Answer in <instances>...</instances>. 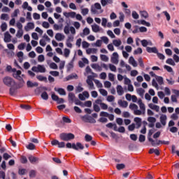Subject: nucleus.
Segmentation results:
<instances>
[{
	"label": "nucleus",
	"instance_id": "obj_10",
	"mask_svg": "<svg viewBox=\"0 0 179 179\" xmlns=\"http://www.w3.org/2000/svg\"><path fill=\"white\" fill-rule=\"evenodd\" d=\"M119 58H120V56L118 55V53L117 52H115L113 53L110 57V62H112V64H115V65H117L119 62Z\"/></svg>",
	"mask_w": 179,
	"mask_h": 179
},
{
	"label": "nucleus",
	"instance_id": "obj_4",
	"mask_svg": "<svg viewBox=\"0 0 179 179\" xmlns=\"http://www.w3.org/2000/svg\"><path fill=\"white\" fill-rule=\"evenodd\" d=\"M11 71L12 72H13V78H15V79H17V80H19V82H24V80H23V78H24V75H22L21 71L16 70V69H12Z\"/></svg>",
	"mask_w": 179,
	"mask_h": 179
},
{
	"label": "nucleus",
	"instance_id": "obj_62",
	"mask_svg": "<svg viewBox=\"0 0 179 179\" xmlns=\"http://www.w3.org/2000/svg\"><path fill=\"white\" fill-rule=\"evenodd\" d=\"M85 139L86 142H90L93 139V137L89 134H86L85 136Z\"/></svg>",
	"mask_w": 179,
	"mask_h": 179
},
{
	"label": "nucleus",
	"instance_id": "obj_12",
	"mask_svg": "<svg viewBox=\"0 0 179 179\" xmlns=\"http://www.w3.org/2000/svg\"><path fill=\"white\" fill-rule=\"evenodd\" d=\"M52 99L54 101H57V104H62L65 101L62 98H59L57 95L55 94V93L52 94Z\"/></svg>",
	"mask_w": 179,
	"mask_h": 179
},
{
	"label": "nucleus",
	"instance_id": "obj_34",
	"mask_svg": "<svg viewBox=\"0 0 179 179\" xmlns=\"http://www.w3.org/2000/svg\"><path fill=\"white\" fill-rule=\"evenodd\" d=\"M140 15L141 17H143L144 19H148V17H149V13H148L146 10L140 11Z\"/></svg>",
	"mask_w": 179,
	"mask_h": 179
},
{
	"label": "nucleus",
	"instance_id": "obj_53",
	"mask_svg": "<svg viewBox=\"0 0 179 179\" xmlns=\"http://www.w3.org/2000/svg\"><path fill=\"white\" fill-rule=\"evenodd\" d=\"M27 148L29 149V150H34V149H36V145L30 143L28 145H27Z\"/></svg>",
	"mask_w": 179,
	"mask_h": 179
},
{
	"label": "nucleus",
	"instance_id": "obj_55",
	"mask_svg": "<svg viewBox=\"0 0 179 179\" xmlns=\"http://www.w3.org/2000/svg\"><path fill=\"white\" fill-rule=\"evenodd\" d=\"M71 79H78V75L74 73L69 76L67 77V80H71Z\"/></svg>",
	"mask_w": 179,
	"mask_h": 179
},
{
	"label": "nucleus",
	"instance_id": "obj_45",
	"mask_svg": "<svg viewBox=\"0 0 179 179\" xmlns=\"http://www.w3.org/2000/svg\"><path fill=\"white\" fill-rule=\"evenodd\" d=\"M67 71H69L73 68V60L71 61L66 66Z\"/></svg>",
	"mask_w": 179,
	"mask_h": 179
},
{
	"label": "nucleus",
	"instance_id": "obj_32",
	"mask_svg": "<svg viewBox=\"0 0 179 179\" xmlns=\"http://www.w3.org/2000/svg\"><path fill=\"white\" fill-rule=\"evenodd\" d=\"M149 153L150 155L155 153L157 156H159V155H160V151H159L157 149L151 148L149 150Z\"/></svg>",
	"mask_w": 179,
	"mask_h": 179
},
{
	"label": "nucleus",
	"instance_id": "obj_43",
	"mask_svg": "<svg viewBox=\"0 0 179 179\" xmlns=\"http://www.w3.org/2000/svg\"><path fill=\"white\" fill-rule=\"evenodd\" d=\"M148 141L149 142L151 143L152 146H156V145H157V143H159V141H155L153 140V138L148 137Z\"/></svg>",
	"mask_w": 179,
	"mask_h": 179
},
{
	"label": "nucleus",
	"instance_id": "obj_19",
	"mask_svg": "<svg viewBox=\"0 0 179 179\" xmlns=\"http://www.w3.org/2000/svg\"><path fill=\"white\" fill-rule=\"evenodd\" d=\"M63 15L65 16V17H71V19H73L76 16V13L73 11L69 13L64 12Z\"/></svg>",
	"mask_w": 179,
	"mask_h": 179
},
{
	"label": "nucleus",
	"instance_id": "obj_48",
	"mask_svg": "<svg viewBox=\"0 0 179 179\" xmlns=\"http://www.w3.org/2000/svg\"><path fill=\"white\" fill-rule=\"evenodd\" d=\"M1 31H6V29H8V24L6 22H3L1 25Z\"/></svg>",
	"mask_w": 179,
	"mask_h": 179
},
{
	"label": "nucleus",
	"instance_id": "obj_17",
	"mask_svg": "<svg viewBox=\"0 0 179 179\" xmlns=\"http://www.w3.org/2000/svg\"><path fill=\"white\" fill-rule=\"evenodd\" d=\"M146 51L147 52H148L149 54H157V52L159 51L157 50V48L156 47H152V48H150V47H147L146 48Z\"/></svg>",
	"mask_w": 179,
	"mask_h": 179
},
{
	"label": "nucleus",
	"instance_id": "obj_13",
	"mask_svg": "<svg viewBox=\"0 0 179 179\" xmlns=\"http://www.w3.org/2000/svg\"><path fill=\"white\" fill-rule=\"evenodd\" d=\"M52 146H58V148H65V142H59L58 140H52L51 141Z\"/></svg>",
	"mask_w": 179,
	"mask_h": 179
},
{
	"label": "nucleus",
	"instance_id": "obj_38",
	"mask_svg": "<svg viewBox=\"0 0 179 179\" xmlns=\"http://www.w3.org/2000/svg\"><path fill=\"white\" fill-rule=\"evenodd\" d=\"M36 78L38 79V80H39L40 82H47V77H44L41 75L37 76Z\"/></svg>",
	"mask_w": 179,
	"mask_h": 179
},
{
	"label": "nucleus",
	"instance_id": "obj_20",
	"mask_svg": "<svg viewBox=\"0 0 179 179\" xmlns=\"http://www.w3.org/2000/svg\"><path fill=\"white\" fill-rule=\"evenodd\" d=\"M33 29H34V22H28L27 25L24 27L25 31H29V30H33Z\"/></svg>",
	"mask_w": 179,
	"mask_h": 179
},
{
	"label": "nucleus",
	"instance_id": "obj_28",
	"mask_svg": "<svg viewBox=\"0 0 179 179\" xmlns=\"http://www.w3.org/2000/svg\"><path fill=\"white\" fill-rule=\"evenodd\" d=\"M91 66L93 69H95V71H97L98 72H101V71H103L101 66H100L97 64H92Z\"/></svg>",
	"mask_w": 179,
	"mask_h": 179
},
{
	"label": "nucleus",
	"instance_id": "obj_6",
	"mask_svg": "<svg viewBox=\"0 0 179 179\" xmlns=\"http://www.w3.org/2000/svg\"><path fill=\"white\" fill-rule=\"evenodd\" d=\"M156 79V80H155ZM155 79H152V85L155 89H159V85L162 86V85L164 84V81L163 80V77L162 76H156ZM157 80V81H156ZM158 83V84H157Z\"/></svg>",
	"mask_w": 179,
	"mask_h": 179
},
{
	"label": "nucleus",
	"instance_id": "obj_51",
	"mask_svg": "<svg viewBox=\"0 0 179 179\" xmlns=\"http://www.w3.org/2000/svg\"><path fill=\"white\" fill-rule=\"evenodd\" d=\"M162 13L164 14V16L166 17L167 22H170V19H171V17L170 16L169 12L163 11Z\"/></svg>",
	"mask_w": 179,
	"mask_h": 179
},
{
	"label": "nucleus",
	"instance_id": "obj_36",
	"mask_svg": "<svg viewBox=\"0 0 179 179\" xmlns=\"http://www.w3.org/2000/svg\"><path fill=\"white\" fill-rule=\"evenodd\" d=\"M75 94H73V92L69 93V101H71V103H73V101H75Z\"/></svg>",
	"mask_w": 179,
	"mask_h": 179
},
{
	"label": "nucleus",
	"instance_id": "obj_23",
	"mask_svg": "<svg viewBox=\"0 0 179 179\" xmlns=\"http://www.w3.org/2000/svg\"><path fill=\"white\" fill-rule=\"evenodd\" d=\"M30 163H31L32 164H34V163H37L38 162V160H40L38 159V157H36L33 155H29L28 157Z\"/></svg>",
	"mask_w": 179,
	"mask_h": 179
},
{
	"label": "nucleus",
	"instance_id": "obj_44",
	"mask_svg": "<svg viewBox=\"0 0 179 179\" xmlns=\"http://www.w3.org/2000/svg\"><path fill=\"white\" fill-rule=\"evenodd\" d=\"M94 82L95 85H96V87L99 89L103 87V84L100 82V80H94Z\"/></svg>",
	"mask_w": 179,
	"mask_h": 179
},
{
	"label": "nucleus",
	"instance_id": "obj_49",
	"mask_svg": "<svg viewBox=\"0 0 179 179\" xmlns=\"http://www.w3.org/2000/svg\"><path fill=\"white\" fill-rule=\"evenodd\" d=\"M81 13L83 16H86V15L89 14V8H82Z\"/></svg>",
	"mask_w": 179,
	"mask_h": 179
},
{
	"label": "nucleus",
	"instance_id": "obj_63",
	"mask_svg": "<svg viewBox=\"0 0 179 179\" xmlns=\"http://www.w3.org/2000/svg\"><path fill=\"white\" fill-rule=\"evenodd\" d=\"M101 40L104 43V44H108L109 39L107 36L101 37Z\"/></svg>",
	"mask_w": 179,
	"mask_h": 179
},
{
	"label": "nucleus",
	"instance_id": "obj_54",
	"mask_svg": "<svg viewBox=\"0 0 179 179\" xmlns=\"http://www.w3.org/2000/svg\"><path fill=\"white\" fill-rule=\"evenodd\" d=\"M131 16L133 17V19H139V14H138V13H136V11L134 10L132 11V14Z\"/></svg>",
	"mask_w": 179,
	"mask_h": 179
},
{
	"label": "nucleus",
	"instance_id": "obj_30",
	"mask_svg": "<svg viewBox=\"0 0 179 179\" xmlns=\"http://www.w3.org/2000/svg\"><path fill=\"white\" fill-rule=\"evenodd\" d=\"M134 121L136 122L137 128H141V125H142V119L141 117H135Z\"/></svg>",
	"mask_w": 179,
	"mask_h": 179
},
{
	"label": "nucleus",
	"instance_id": "obj_64",
	"mask_svg": "<svg viewBox=\"0 0 179 179\" xmlns=\"http://www.w3.org/2000/svg\"><path fill=\"white\" fill-rule=\"evenodd\" d=\"M147 121L150 123H155L156 119L155 117H148L147 119Z\"/></svg>",
	"mask_w": 179,
	"mask_h": 179
},
{
	"label": "nucleus",
	"instance_id": "obj_42",
	"mask_svg": "<svg viewBox=\"0 0 179 179\" xmlns=\"http://www.w3.org/2000/svg\"><path fill=\"white\" fill-rule=\"evenodd\" d=\"M1 20H6V21L9 20V15L5 14V13L1 14Z\"/></svg>",
	"mask_w": 179,
	"mask_h": 179
},
{
	"label": "nucleus",
	"instance_id": "obj_57",
	"mask_svg": "<svg viewBox=\"0 0 179 179\" xmlns=\"http://www.w3.org/2000/svg\"><path fill=\"white\" fill-rule=\"evenodd\" d=\"M19 9L15 10L14 12L11 14V17L14 19L15 17H17V14L19 13Z\"/></svg>",
	"mask_w": 179,
	"mask_h": 179
},
{
	"label": "nucleus",
	"instance_id": "obj_39",
	"mask_svg": "<svg viewBox=\"0 0 179 179\" xmlns=\"http://www.w3.org/2000/svg\"><path fill=\"white\" fill-rule=\"evenodd\" d=\"M70 54H71V50L69 49L65 48L64 50V56L65 57V58H68Z\"/></svg>",
	"mask_w": 179,
	"mask_h": 179
},
{
	"label": "nucleus",
	"instance_id": "obj_29",
	"mask_svg": "<svg viewBox=\"0 0 179 179\" xmlns=\"http://www.w3.org/2000/svg\"><path fill=\"white\" fill-rule=\"evenodd\" d=\"M89 34H90V29L87 27H85L83 31V33L80 34V36L82 37H85L86 36H89Z\"/></svg>",
	"mask_w": 179,
	"mask_h": 179
},
{
	"label": "nucleus",
	"instance_id": "obj_60",
	"mask_svg": "<svg viewBox=\"0 0 179 179\" xmlns=\"http://www.w3.org/2000/svg\"><path fill=\"white\" fill-rule=\"evenodd\" d=\"M41 97L43 100H48V94H47V92H43L41 94Z\"/></svg>",
	"mask_w": 179,
	"mask_h": 179
},
{
	"label": "nucleus",
	"instance_id": "obj_27",
	"mask_svg": "<svg viewBox=\"0 0 179 179\" xmlns=\"http://www.w3.org/2000/svg\"><path fill=\"white\" fill-rule=\"evenodd\" d=\"M116 90L118 96H122V94H124V88H122V86L117 85Z\"/></svg>",
	"mask_w": 179,
	"mask_h": 179
},
{
	"label": "nucleus",
	"instance_id": "obj_1",
	"mask_svg": "<svg viewBox=\"0 0 179 179\" xmlns=\"http://www.w3.org/2000/svg\"><path fill=\"white\" fill-rule=\"evenodd\" d=\"M3 83L9 89L10 96H16L17 89H22L24 86V81H20L18 83L15 80L9 76H6L3 78Z\"/></svg>",
	"mask_w": 179,
	"mask_h": 179
},
{
	"label": "nucleus",
	"instance_id": "obj_59",
	"mask_svg": "<svg viewBox=\"0 0 179 179\" xmlns=\"http://www.w3.org/2000/svg\"><path fill=\"white\" fill-rule=\"evenodd\" d=\"M99 93H101V94L102 96H107V94H108V92H107V90H104V89H99Z\"/></svg>",
	"mask_w": 179,
	"mask_h": 179
},
{
	"label": "nucleus",
	"instance_id": "obj_16",
	"mask_svg": "<svg viewBox=\"0 0 179 179\" xmlns=\"http://www.w3.org/2000/svg\"><path fill=\"white\" fill-rule=\"evenodd\" d=\"M91 27L94 33H99V31H101V30H103V28L100 27L97 24H92Z\"/></svg>",
	"mask_w": 179,
	"mask_h": 179
},
{
	"label": "nucleus",
	"instance_id": "obj_3",
	"mask_svg": "<svg viewBox=\"0 0 179 179\" xmlns=\"http://www.w3.org/2000/svg\"><path fill=\"white\" fill-rule=\"evenodd\" d=\"M104 10L101 9V5L100 3H95L91 6V13L92 15H100L103 13Z\"/></svg>",
	"mask_w": 179,
	"mask_h": 179
},
{
	"label": "nucleus",
	"instance_id": "obj_7",
	"mask_svg": "<svg viewBox=\"0 0 179 179\" xmlns=\"http://www.w3.org/2000/svg\"><path fill=\"white\" fill-rule=\"evenodd\" d=\"M31 71H33V72H39L40 73H45V67L44 66V65L39 64L37 66H33L31 68Z\"/></svg>",
	"mask_w": 179,
	"mask_h": 179
},
{
	"label": "nucleus",
	"instance_id": "obj_21",
	"mask_svg": "<svg viewBox=\"0 0 179 179\" xmlns=\"http://www.w3.org/2000/svg\"><path fill=\"white\" fill-rule=\"evenodd\" d=\"M120 66H121L122 68L126 67L127 71H131V69H132V67H131V66H129V64H126L125 62H124V60H121L120 63Z\"/></svg>",
	"mask_w": 179,
	"mask_h": 179
},
{
	"label": "nucleus",
	"instance_id": "obj_26",
	"mask_svg": "<svg viewBox=\"0 0 179 179\" xmlns=\"http://www.w3.org/2000/svg\"><path fill=\"white\" fill-rule=\"evenodd\" d=\"M65 38V35L61 34V33H57L55 35V39L57 41H62Z\"/></svg>",
	"mask_w": 179,
	"mask_h": 179
},
{
	"label": "nucleus",
	"instance_id": "obj_15",
	"mask_svg": "<svg viewBox=\"0 0 179 179\" xmlns=\"http://www.w3.org/2000/svg\"><path fill=\"white\" fill-rule=\"evenodd\" d=\"M160 122L163 127H166V124H167V115L164 114H162L159 117Z\"/></svg>",
	"mask_w": 179,
	"mask_h": 179
},
{
	"label": "nucleus",
	"instance_id": "obj_14",
	"mask_svg": "<svg viewBox=\"0 0 179 179\" xmlns=\"http://www.w3.org/2000/svg\"><path fill=\"white\" fill-rule=\"evenodd\" d=\"M72 149H74V150H78L79 149L80 150H83V149H85V146H83V145H82L80 143H76V144L73 143Z\"/></svg>",
	"mask_w": 179,
	"mask_h": 179
},
{
	"label": "nucleus",
	"instance_id": "obj_5",
	"mask_svg": "<svg viewBox=\"0 0 179 179\" xmlns=\"http://www.w3.org/2000/svg\"><path fill=\"white\" fill-rule=\"evenodd\" d=\"M59 138L61 141L68 142V141H72V139H75V135L72 133H62L59 134Z\"/></svg>",
	"mask_w": 179,
	"mask_h": 179
},
{
	"label": "nucleus",
	"instance_id": "obj_25",
	"mask_svg": "<svg viewBox=\"0 0 179 179\" xmlns=\"http://www.w3.org/2000/svg\"><path fill=\"white\" fill-rule=\"evenodd\" d=\"M55 92H57L61 96H65L66 94V92H65V90L64 88H57L55 87Z\"/></svg>",
	"mask_w": 179,
	"mask_h": 179
},
{
	"label": "nucleus",
	"instance_id": "obj_41",
	"mask_svg": "<svg viewBox=\"0 0 179 179\" xmlns=\"http://www.w3.org/2000/svg\"><path fill=\"white\" fill-rule=\"evenodd\" d=\"M140 24H143V26H146L147 27H150V22H146L145 20H142L140 21Z\"/></svg>",
	"mask_w": 179,
	"mask_h": 179
},
{
	"label": "nucleus",
	"instance_id": "obj_18",
	"mask_svg": "<svg viewBox=\"0 0 179 179\" xmlns=\"http://www.w3.org/2000/svg\"><path fill=\"white\" fill-rule=\"evenodd\" d=\"M129 64H130V65H132L134 68H136V66H138V62H136V60H135V58H134V57L132 56H131L129 59Z\"/></svg>",
	"mask_w": 179,
	"mask_h": 179
},
{
	"label": "nucleus",
	"instance_id": "obj_8",
	"mask_svg": "<svg viewBox=\"0 0 179 179\" xmlns=\"http://www.w3.org/2000/svg\"><path fill=\"white\" fill-rule=\"evenodd\" d=\"M81 119L84 122H89L90 124H96V120L89 115H85L84 116H82Z\"/></svg>",
	"mask_w": 179,
	"mask_h": 179
},
{
	"label": "nucleus",
	"instance_id": "obj_46",
	"mask_svg": "<svg viewBox=\"0 0 179 179\" xmlns=\"http://www.w3.org/2000/svg\"><path fill=\"white\" fill-rule=\"evenodd\" d=\"M138 62L141 68H145V64H143V59L142 57L138 59Z\"/></svg>",
	"mask_w": 179,
	"mask_h": 179
},
{
	"label": "nucleus",
	"instance_id": "obj_52",
	"mask_svg": "<svg viewBox=\"0 0 179 179\" xmlns=\"http://www.w3.org/2000/svg\"><path fill=\"white\" fill-rule=\"evenodd\" d=\"M142 52H143L142 49L141 48H138L136 50L134 51V55H138V54H142Z\"/></svg>",
	"mask_w": 179,
	"mask_h": 179
},
{
	"label": "nucleus",
	"instance_id": "obj_50",
	"mask_svg": "<svg viewBox=\"0 0 179 179\" xmlns=\"http://www.w3.org/2000/svg\"><path fill=\"white\" fill-rule=\"evenodd\" d=\"M107 101H108L109 103H111L113 101H114L115 100V97L113 95H109L107 96L106 99Z\"/></svg>",
	"mask_w": 179,
	"mask_h": 179
},
{
	"label": "nucleus",
	"instance_id": "obj_24",
	"mask_svg": "<svg viewBox=\"0 0 179 179\" xmlns=\"http://www.w3.org/2000/svg\"><path fill=\"white\" fill-rule=\"evenodd\" d=\"M11 38H12V36H10V34H9V32H6L4 34L5 43H10Z\"/></svg>",
	"mask_w": 179,
	"mask_h": 179
},
{
	"label": "nucleus",
	"instance_id": "obj_35",
	"mask_svg": "<svg viewBox=\"0 0 179 179\" xmlns=\"http://www.w3.org/2000/svg\"><path fill=\"white\" fill-rule=\"evenodd\" d=\"M27 87H34V86H38V83H31V81L29 80L27 82Z\"/></svg>",
	"mask_w": 179,
	"mask_h": 179
},
{
	"label": "nucleus",
	"instance_id": "obj_37",
	"mask_svg": "<svg viewBox=\"0 0 179 179\" xmlns=\"http://www.w3.org/2000/svg\"><path fill=\"white\" fill-rule=\"evenodd\" d=\"M166 63L168 64L169 65H171L172 66H176V62L173 61V59L169 58L166 61Z\"/></svg>",
	"mask_w": 179,
	"mask_h": 179
},
{
	"label": "nucleus",
	"instance_id": "obj_61",
	"mask_svg": "<svg viewBox=\"0 0 179 179\" xmlns=\"http://www.w3.org/2000/svg\"><path fill=\"white\" fill-rule=\"evenodd\" d=\"M23 36V29H18L16 36L20 38Z\"/></svg>",
	"mask_w": 179,
	"mask_h": 179
},
{
	"label": "nucleus",
	"instance_id": "obj_56",
	"mask_svg": "<svg viewBox=\"0 0 179 179\" xmlns=\"http://www.w3.org/2000/svg\"><path fill=\"white\" fill-rule=\"evenodd\" d=\"M71 30V27L69 25H66L64 29V31L65 34H69V31Z\"/></svg>",
	"mask_w": 179,
	"mask_h": 179
},
{
	"label": "nucleus",
	"instance_id": "obj_40",
	"mask_svg": "<svg viewBox=\"0 0 179 179\" xmlns=\"http://www.w3.org/2000/svg\"><path fill=\"white\" fill-rule=\"evenodd\" d=\"M108 66H109V69H110V71H111V72H117V67L114 64H109Z\"/></svg>",
	"mask_w": 179,
	"mask_h": 179
},
{
	"label": "nucleus",
	"instance_id": "obj_9",
	"mask_svg": "<svg viewBox=\"0 0 179 179\" xmlns=\"http://www.w3.org/2000/svg\"><path fill=\"white\" fill-rule=\"evenodd\" d=\"M86 82L90 90H94V89H96V87H94V84L93 83V76H88Z\"/></svg>",
	"mask_w": 179,
	"mask_h": 179
},
{
	"label": "nucleus",
	"instance_id": "obj_58",
	"mask_svg": "<svg viewBox=\"0 0 179 179\" xmlns=\"http://www.w3.org/2000/svg\"><path fill=\"white\" fill-rule=\"evenodd\" d=\"M93 108H94V111H95L96 113H99L100 111V106H99V105L94 103L93 104Z\"/></svg>",
	"mask_w": 179,
	"mask_h": 179
},
{
	"label": "nucleus",
	"instance_id": "obj_47",
	"mask_svg": "<svg viewBox=\"0 0 179 179\" xmlns=\"http://www.w3.org/2000/svg\"><path fill=\"white\" fill-rule=\"evenodd\" d=\"M100 58L101 61H103L104 62H108V57L106 55H101Z\"/></svg>",
	"mask_w": 179,
	"mask_h": 179
},
{
	"label": "nucleus",
	"instance_id": "obj_22",
	"mask_svg": "<svg viewBox=\"0 0 179 179\" xmlns=\"http://www.w3.org/2000/svg\"><path fill=\"white\" fill-rule=\"evenodd\" d=\"M117 103L120 107H122L123 108H127L128 107V102L127 101H122V99L118 100Z\"/></svg>",
	"mask_w": 179,
	"mask_h": 179
},
{
	"label": "nucleus",
	"instance_id": "obj_2",
	"mask_svg": "<svg viewBox=\"0 0 179 179\" xmlns=\"http://www.w3.org/2000/svg\"><path fill=\"white\" fill-rule=\"evenodd\" d=\"M131 100L133 103L137 102V104L140 107V110H139L138 109V105L135 103L129 104V108H130V110H132V111H134V115H145V114H146V106H145V103L142 102V99H139L138 100V97H136V96L132 95Z\"/></svg>",
	"mask_w": 179,
	"mask_h": 179
},
{
	"label": "nucleus",
	"instance_id": "obj_31",
	"mask_svg": "<svg viewBox=\"0 0 179 179\" xmlns=\"http://www.w3.org/2000/svg\"><path fill=\"white\" fill-rule=\"evenodd\" d=\"M113 44L115 45V47H120L121 44H122V42L121 41L120 39H114L113 41Z\"/></svg>",
	"mask_w": 179,
	"mask_h": 179
},
{
	"label": "nucleus",
	"instance_id": "obj_11",
	"mask_svg": "<svg viewBox=\"0 0 179 179\" xmlns=\"http://www.w3.org/2000/svg\"><path fill=\"white\" fill-rule=\"evenodd\" d=\"M89 97H90V94L87 91H84L82 94H78V98L82 101H85V100H86V99H89Z\"/></svg>",
	"mask_w": 179,
	"mask_h": 179
},
{
	"label": "nucleus",
	"instance_id": "obj_33",
	"mask_svg": "<svg viewBox=\"0 0 179 179\" xmlns=\"http://www.w3.org/2000/svg\"><path fill=\"white\" fill-rule=\"evenodd\" d=\"M137 93L140 95L142 99H143V96L145 95V90L143 88H138L136 90Z\"/></svg>",
	"mask_w": 179,
	"mask_h": 179
}]
</instances>
